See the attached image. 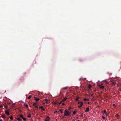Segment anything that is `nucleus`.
<instances>
[{
    "label": "nucleus",
    "mask_w": 121,
    "mask_h": 121,
    "mask_svg": "<svg viewBox=\"0 0 121 121\" xmlns=\"http://www.w3.org/2000/svg\"><path fill=\"white\" fill-rule=\"evenodd\" d=\"M64 115L66 116H69V112L66 110H65L64 112Z\"/></svg>",
    "instance_id": "f257e3e1"
},
{
    "label": "nucleus",
    "mask_w": 121,
    "mask_h": 121,
    "mask_svg": "<svg viewBox=\"0 0 121 121\" xmlns=\"http://www.w3.org/2000/svg\"><path fill=\"white\" fill-rule=\"evenodd\" d=\"M19 117L22 119H23L24 121H26V118H24L23 116L22 115L20 114L19 115Z\"/></svg>",
    "instance_id": "f03ea898"
},
{
    "label": "nucleus",
    "mask_w": 121,
    "mask_h": 121,
    "mask_svg": "<svg viewBox=\"0 0 121 121\" xmlns=\"http://www.w3.org/2000/svg\"><path fill=\"white\" fill-rule=\"evenodd\" d=\"M83 103L82 102H81L80 104V105L78 106V108H80L83 105Z\"/></svg>",
    "instance_id": "7ed1b4c3"
},
{
    "label": "nucleus",
    "mask_w": 121,
    "mask_h": 121,
    "mask_svg": "<svg viewBox=\"0 0 121 121\" xmlns=\"http://www.w3.org/2000/svg\"><path fill=\"white\" fill-rule=\"evenodd\" d=\"M50 120V117L49 116H47L45 120V121H49Z\"/></svg>",
    "instance_id": "20e7f679"
},
{
    "label": "nucleus",
    "mask_w": 121,
    "mask_h": 121,
    "mask_svg": "<svg viewBox=\"0 0 121 121\" xmlns=\"http://www.w3.org/2000/svg\"><path fill=\"white\" fill-rule=\"evenodd\" d=\"M37 104V103H34L33 104V105L34 106H35V107L36 108H38V107L37 106H36V105Z\"/></svg>",
    "instance_id": "39448f33"
},
{
    "label": "nucleus",
    "mask_w": 121,
    "mask_h": 121,
    "mask_svg": "<svg viewBox=\"0 0 121 121\" xmlns=\"http://www.w3.org/2000/svg\"><path fill=\"white\" fill-rule=\"evenodd\" d=\"M115 117L117 118L118 119H119V117H120V116L118 114H117L115 115Z\"/></svg>",
    "instance_id": "423d86ee"
},
{
    "label": "nucleus",
    "mask_w": 121,
    "mask_h": 121,
    "mask_svg": "<svg viewBox=\"0 0 121 121\" xmlns=\"http://www.w3.org/2000/svg\"><path fill=\"white\" fill-rule=\"evenodd\" d=\"M34 98L35 99V100L36 101H39L40 100L38 98H37L35 97H34Z\"/></svg>",
    "instance_id": "0eeeda50"
},
{
    "label": "nucleus",
    "mask_w": 121,
    "mask_h": 121,
    "mask_svg": "<svg viewBox=\"0 0 121 121\" xmlns=\"http://www.w3.org/2000/svg\"><path fill=\"white\" fill-rule=\"evenodd\" d=\"M89 110V107H87L86 109V110L85 111V112H88Z\"/></svg>",
    "instance_id": "6e6552de"
},
{
    "label": "nucleus",
    "mask_w": 121,
    "mask_h": 121,
    "mask_svg": "<svg viewBox=\"0 0 121 121\" xmlns=\"http://www.w3.org/2000/svg\"><path fill=\"white\" fill-rule=\"evenodd\" d=\"M39 108L41 109V110L43 111H45V109L43 108V106H41L39 107Z\"/></svg>",
    "instance_id": "1a4fd4ad"
},
{
    "label": "nucleus",
    "mask_w": 121,
    "mask_h": 121,
    "mask_svg": "<svg viewBox=\"0 0 121 121\" xmlns=\"http://www.w3.org/2000/svg\"><path fill=\"white\" fill-rule=\"evenodd\" d=\"M5 113L7 115H9V111H5Z\"/></svg>",
    "instance_id": "9d476101"
},
{
    "label": "nucleus",
    "mask_w": 121,
    "mask_h": 121,
    "mask_svg": "<svg viewBox=\"0 0 121 121\" xmlns=\"http://www.w3.org/2000/svg\"><path fill=\"white\" fill-rule=\"evenodd\" d=\"M99 86L100 87V89H103L104 88V86H101L100 85H99Z\"/></svg>",
    "instance_id": "9b49d317"
},
{
    "label": "nucleus",
    "mask_w": 121,
    "mask_h": 121,
    "mask_svg": "<svg viewBox=\"0 0 121 121\" xmlns=\"http://www.w3.org/2000/svg\"><path fill=\"white\" fill-rule=\"evenodd\" d=\"M67 98L66 97H65L64 98L63 100L61 101V102H62L64 101H65L67 99Z\"/></svg>",
    "instance_id": "f8f14e48"
},
{
    "label": "nucleus",
    "mask_w": 121,
    "mask_h": 121,
    "mask_svg": "<svg viewBox=\"0 0 121 121\" xmlns=\"http://www.w3.org/2000/svg\"><path fill=\"white\" fill-rule=\"evenodd\" d=\"M2 117L4 118H5V115L4 114H3L2 116Z\"/></svg>",
    "instance_id": "ddd939ff"
},
{
    "label": "nucleus",
    "mask_w": 121,
    "mask_h": 121,
    "mask_svg": "<svg viewBox=\"0 0 121 121\" xmlns=\"http://www.w3.org/2000/svg\"><path fill=\"white\" fill-rule=\"evenodd\" d=\"M84 100L85 101H88L89 100V99L85 98L84 99Z\"/></svg>",
    "instance_id": "4468645a"
},
{
    "label": "nucleus",
    "mask_w": 121,
    "mask_h": 121,
    "mask_svg": "<svg viewBox=\"0 0 121 121\" xmlns=\"http://www.w3.org/2000/svg\"><path fill=\"white\" fill-rule=\"evenodd\" d=\"M68 88V87H63L62 89V90H66Z\"/></svg>",
    "instance_id": "2eb2a0df"
},
{
    "label": "nucleus",
    "mask_w": 121,
    "mask_h": 121,
    "mask_svg": "<svg viewBox=\"0 0 121 121\" xmlns=\"http://www.w3.org/2000/svg\"><path fill=\"white\" fill-rule=\"evenodd\" d=\"M27 117L29 118H30L31 117V115L30 113H29L28 115L27 116Z\"/></svg>",
    "instance_id": "dca6fc26"
},
{
    "label": "nucleus",
    "mask_w": 121,
    "mask_h": 121,
    "mask_svg": "<svg viewBox=\"0 0 121 121\" xmlns=\"http://www.w3.org/2000/svg\"><path fill=\"white\" fill-rule=\"evenodd\" d=\"M91 85L90 84H89L88 85V88H89V89H90V88H91Z\"/></svg>",
    "instance_id": "f3484780"
},
{
    "label": "nucleus",
    "mask_w": 121,
    "mask_h": 121,
    "mask_svg": "<svg viewBox=\"0 0 121 121\" xmlns=\"http://www.w3.org/2000/svg\"><path fill=\"white\" fill-rule=\"evenodd\" d=\"M79 99V97H78L76 98L75 99V100L76 101H78V99Z\"/></svg>",
    "instance_id": "a211bd4d"
},
{
    "label": "nucleus",
    "mask_w": 121,
    "mask_h": 121,
    "mask_svg": "<svg viewBox=\"0 0 121 121\" xmlns=\"http://www.w3.org/2000/svg\"><path fill=\"white\" fill-rule=\"evenodd\" d=\"M62 102H61V101L60 102V103H56V102H55V104H58L60 105V104H61Z\"/></svg>",
    "instance_id": "6ab92c4d"
},
{
    "label": "nucleus",
    "mask_w": 121,
    "mask_h": 121,
    "mask_svg": "<svg viewBox=\"0 0 121 121\" xmlns=\"http://www.w3.org/2000/svg\"><path fill=\"white\" fill-rule=\"evenodd\" d=\"M24 106L26 108H27L28 107V105L27 104H24Z\"/></svg>",
    "instance_id": "aec40b11"
},
{
    "label": "nucleus",
    "mask_w": 121,
    "mask_h": 121,
    "mask_svg": "<svg viewBox=\"0 0 121 121\" xmlns=\"http://www.w3.org/2000/svg\"><path fill=\"white\" fill-rule=\"evenodd\" d=\"M13 117L12 116H11L10 117H9V118L11 119V120H12L13 119Z\"/></svg>",
    "instance_id": "412c9836"
},
{
    "label": "nucleus",
    "mask_w": 121,
    "mask_h": 121,
    "mask_svg": "<svg viewBox=\"0 0 121 121\" xmlns=\"http://www.w3.org/2000/svg\"><path fill=\"white\" fill-rule=\"evenodd\" d=\"M104 113H103V114H105L106 113V110H104Z\"/></svg>",
    "instance_id": "4be33fe9"
},
{
    "label": "nucleus",
    "mask_w": 121,
    "mask_h": 121,
    "mask_svg": "<svg viewBox=\"0 0 121 121\" xmlns=\"http://www.w3.org/2000/svg\"><path fill=\"white\" fill-rule=\"evenodd\" d=\"M102 118H103V119L104 120H105V117H104L103 116H102Z\"/></svg>",
    "instance_id": "5701e85b"
},
{
    "label": "nucleus",
    "mask_w": 121,
    "mask_h": 121,
    "mask_svg": "<svg viewBox=\"0 0 121 121\" xmlns=\"http://www.w3.org/2000/svg\"><path fill=\"white\" fill-rule=\"evenodd\" d=\"M76 113V111H74L73 112V115H74Z\"/></svg>",
    "instance_id": "b1692460"
},
{
    "label": "nucleus",
    "mask_w": 121,
    "mask_h": 121,
    "mask_svg": "<svg viewBox=\"0 0 121 121\" xmlns=\"http://www.w3.org/2000/svg\"><path fill=\"white\" fill-rule=\"evenodd\" d=\"M32 97V96L31 95H30L29 96V97H28V99H30Z\"/></svg>",
    "instance_id": "393cba45"
},
{
    "label": "nucleus",
    "mask_w": 121,
    "mask_h": 121,
    "mask_svg": "<svg viewBox=\"0 0 121 121\" xmlns=\"http://www.w3.org/2000/svg\"><path fill=\"white\" fill-rule=\"evenodd\" d=\"M17 119L19 121H21V120L19 118H17Z\"/></svg>",
    "instance_id": "a878e982"
},
{
    "label": "nucleus",
    "mask_w": 121,
    "mask_h": 121,
    "mask_svg": "<svg viewBox=\"0 0 121 121\" xmlns=\"http://www.w3.org/2000/svg\"><path fill=\"white\" fill-rule=\"evenodd\" d=\"M61 112V113L62 114L63 113V111L62 110H59Z\"/></svg>",
    "instance_id": "bb28decb"
},
{
    "label": "nucleus",
    "mask_w": 121,
    "mask_h": 121,
    "mask_svg": "<svg viewBox=\"0 0 121 121\" xmlns=\"http://www.w3.org/2000/svg\"><path fill=\"white\" fill-rule=\"evenodd\" d=\"M81 101H79V102H78V104H80V103H81Z\"/></svg>",
    "instance_id": "cd10ccee"
},
{
    "label": "nucleus",
    "mask_w": 121,
    "mask_h": 121,
    "mask_svg": "<svg viewBox=\"0 0 121 121\" xmlns=\"http://www.w3.org/2000/svg\"><path fill=\"white\" fill-rule=\"evenodd\" d=\"M105 82L106 83V84H108V82H107V81H106V80H105Z\"/></svg>",
    "instance_id": "c85d7f7f"
},
{
    "label": "nucleus",
    "mask_w": 121,
    "mask_h": 121,
    "mask_svg": "<svg viewBox=\"0 0 121 121\" xmlns=\"http://www.w3.org/2000/svg\"><path fill=\"white\" fill-rule=\"evenodd\" d=\"M112 84H113V85H115V82H112Z\"/></svg>",
    "instance_id": "c756f323"
},
{
    "label": "nucleus",
    "mask_w": 121,
    "mask_h": 121,
    "mask_svg": "<svg viewBox=\"0 0 121 121\" xmlns=\"http://www.w3.org/2000/svg\"><path fill=\"white\" fill-rule=\"evenodd\" d=\"M81 116L82 117H83V113H82L81 115Z\"/></svg>",
    "instance_id": "7c9ffc66"
},
{
    "label": "nucleus",
    "mask_w": 121,
    "mask_h": 121,
    "mask_svg": "<svg viewBox=\"0 0 121 121\" xmlns=\"http://www.w3.org/2000/svg\"><path fill=\"white\" fill-rule=\"evenodd\" d=\"M45 100L46 101H48V99H45Z\"/></svg>",
    "instance_id": "2f4dec72"
},
{
    "label": "nucleus",
    "mask_w": 121,
    "mask_h": 121,
    "mask_svg": "<svg viewBox=\"0 0 121 121\" xmlns=\"http://www.w3.org/2000/svg\"><path fill=\"white\" fill-rule=\"evenodd\" d=\"M57 112V111H55L54 112V113H56Z\"/></svg>",
    "instance_id": "473e14b6"
},
{
    "label": "nucleus",
    "mask_w": 121,
    "mask_h": 121,
    "mask_svg": "<svg viewBox=\"0 0 121 121\" xmlns=\"http://www.w3.org/2000/svg\"><path fill=\"white\" fill-rule=\"evenodd\" d=\"M62 105L63 106L64 105H65V104H64V103H63L62 104Z\"/></svg>",
    "instance_id": "72a5a7b5"
},
{
    "label": "nucleus",
    "mask_w": 121,
    "mask_h": 121,
    "mask_svg": "<svg viewBox=\"0 0 121 121\" xmlns=\"http://www.w3.org/2000/svg\"><path fill=\"white\" fill-rule=\"evenodd\" d=\"M69 115H70L71 114V112H69Z\"/></svg>",
    "instance_id": "f704fd0d"
},
{
    "label": "nucleus",
    "mask_w": 121,
    "mask_h": 121,
    "mask_svg": "<svg viewBox=\"0 0 121 121\" xmlns=\"http://www.w3.org/2000/svg\"><path fill=\"white\" fill-rule=\"evenodd\" d=\"M106 114V116H108V114H107V113H106V114Z\"/></svg>",
    "instance_id": "c9c22d12"
},
{
    "label": "nucleus",
    "mask_w": 121,
    "mask_h": 121,
    "mask_svg": "<svg viewBox=\"0 0 121 121\" xmlns=\"http://www.w3.org/2000/svg\"><path fill=\"white\" fill-rule=\"evenodd\" d=\"M71 108H69V110H70V109H71Z\"/></svg>",
    "instance_id": "e433bc0d"
},
{
    "label": "nucleus",
    "mask_w": 121,
    "mask_h": 121,
    "mask_svg": "<svg viewBox=\"0 0 121 121\" xmlns=\"http://www.w3.org/2000/svg\"><path fill=\"white\" fill-rule=\"evenodd\" d=\"M93 94H92L91 95V96H93Z\"/></svg>",
    "instance_id": "4c0bfd02"
},
{
    "label": "nucleus",
    "mask_w": 121,
    "mask_h": 121,
    "mask_svg": "<svg viewBox=\"0 0 121 121\" xmlns=\"http://www.w3.org/2000/svg\"><path fill=\"white\" fill-rule=\"evenodd\" d=\"M0 121H3L2 119H1L0 120Z\"/></svg>",
    "instance_id": "58836bf2"
},
{
    "label": "nucleus",
    "mask_w": 121,
    "mask_h": 121,
    "mask_svg": "<svg viewBox=\"0 0 121 121\" xmlns=\"http://www.w3.org/2000/svg\"><path fill=\"white\" fill-rule=\"evenodd\" d=\"M5 107L6 108H7V107H6L5 106Z\"/></svg>",
    "instance_id": "ea45409f"
},
{
    "label": "nucleus",
    "mask_w": 121,
    "mask_h": 121,
    "mask_svg": "<svg viewBox=\"0 0 121 121\" xmlns=\"http://www.w3.org/2000/svg\"><path fill=\"white\" fill-rule=\"evenodd\" d=\"M78 121H80V120H78Z\"/></svg>",
    "instance_id": "a19ab883"
},
{
    "label": "nucleus",
    "mask_w": 121,
    "mask_h": 121,
    "mask_svg": "<svg viewBox=\"0 0 121 121\" xmlns=\"http://www.w3.org/2000/svg\"><path fill=\"white\" fill-rule=\"evenodd\" d=\"M16 121V120H15V121Z\"/></svg>",
    "instance_id": "79ce46f5"
},
{
    "label": "nucleus",
    "mask_w": 121,
    "mask_h": 121,
    "mask_svg": "<svg viewBox=\"0 0 121 121\" xmlns=\"http://www.w3.org/2000/svg\"><path fill=\"white\" fill-rule=\"evenodd\" d=\"M80 80H81V79H80Z\"/></svg>",
    "instance_id": "37998d69"
}]
</instances>
